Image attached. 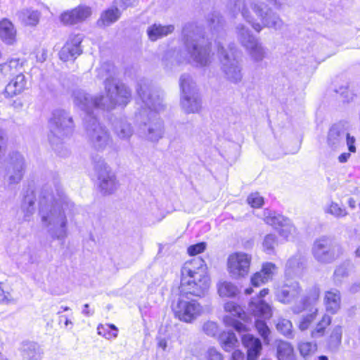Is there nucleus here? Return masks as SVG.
<instances>
[{"label": "nucleus", "mask_w": 360, "mask_h": 360, "mask_svg": "<svg viewBox=\"0 0 360 360\" xmlns=\"http://www.w3.org/2000/svg\"><path fill=\"white\" fill-rule=\"evenodd\" d=\"M232 326L238 332H242L246 329L245 325L236 320L232 321Z\"/></svg>", "instance_id": "nucleus-61"}, {"label": "nucleus", "mask_w": 360, "mask_h": 360, "mask_svg": "<svg viewBox=\"0 0 360 360\" xmlns=\"http://www.w3.org/2000/svg\"><path fill=\"white\" fill-rule=\"evenodd\" d=\"M138 0H116L114 1V5L120 10H125L129 7L136 6Z\"/></svg>", "instance_id": "nucleus-55"}, {"label": "nucleus", "mask_w": 360, "mask_h": 360, "mask_svg": "<svg viewBox=\"0 0 360 360\" xmlns=\"http://www.w3.org/2000/svg\"><path fill=\"white\" fill-rule=\"evenodd\" d=\"M267 281V278H264L260 271L255 273L251 278V284L255 287H258Z\"/></svg>", "instance_id": "nucleus-57"}, {"label": "nucleus", "mask_w": 360, "mask_h": 360, "mask_svg": "<svg viewBox=\"0 0 360 360\" xmlns=\"http://www.w3.org/2000/svg\"><path fill=\"white\" fill-rule=\"evenodd\" d=\"M98 334L105 337L106 339H111L117 336V329L113 324H100L97 327Z\"/></svg>", "instance_id": "nucleus-47"}, {"label": "nucleus", "mask_w": 360, "mask_h": 360, "mask_svg": "<svg viewBox=\"0 0 360 360\" xmlns=\"http://www.w3.org/2000/svg\"><path fill=\"white\" fill-rule=\"evenodd\" d=\"M22 65L23 60L20 58H12L0 65V71L4 76L11 77L22 72Z\"/></svg>", "instance_id": "nucleus-32"}, {"label": "nucleus", "mask_w": 360, "mask_h": 360, "mask_svg": "<svg viewBox=\"0 0 360 360\" xmlns=\"http://www.w3.org/2000/svg\"><path fill=\"white\" fill-rule=\"evenodd\" d=\"M208 25L213 34L222 33L224 27V20L219 12L214 11L207 16Z\"/></svg>", "instance_id": "nucleus-36"}, {"label": "nucleus", "mask_w": 360, "mask_h": 360, "mask_svg": "<svg viewBox=\"0 0 360 360\" xmlns=\"http://www.w3.org/2000/svg\"><path fill=\"white\" fill-rule=\"evenodd\" d=\"M49 127L48 137L53 149L61 157L68 156L70 151L65 141L73 131L72 117L63 110H56L53 112Z\"/></svg>", "instance_id": "nucleus-7"}, {"label": "nucleus", "mask_w": 360, "mask_h": 360, "mask_svg": "<svg viewBox=\"0 0 360 360\" xmlns=\"http://www.w3.org/2000/svg\"><path fill=\"white\" fill-rule=\"evenodd\" d=\"M221 347L225 351H230L238 345V339L232 331L222 333L219 336Z\"/></svg>", "instance_id": "nucleus-38"}, {"label": "nucleus", "mask_w": 360, "mask_h": 360, "mask_svg": "<svg viewBox=\"0 0 360 360\" xmlns=\"http://www.w3.org/2000/svg\"><path fill=\"white\" fill-rule=\"evenodd\" d=\"M251 257L246 253L236 252L229 256L228 269L233 278L243 277L249 272Z\"/></svg>", "instance_id": "nucleus-17"}, {"label": "nucleus", "mask_w": 360, "mask_h": 360, "mask_svg": "<svg viewBox=\"0 0 360 360\" xmlns=\"http://www.w3.org/2000/svg\"><path fill=\"white\" fill-rule=\"evenodd\" d=\"M206 360H223L222 355L215 348H209L205 354Z\"/></svg>", "instance_id": "nucleus-58"}, {"label": "nucleus", "mask_w": 360, "mask_h": 360, "mask_svg": "<svg viewBox=\"0 0 360 360\" xmlns=\"http://www.w3.org/2000/svg\"><path fill=\"white\" fill-rule=\"evenodd\" d=\"M89 304H85L84 305V309L82 310V314H84L85 316H90L93 314V312H91L89 310Z\"/></svg>", "instance_id": "nucleus-64"}, {"label": "nucleus", "mask_w": 360, "mask_h": 360, "mask_svg": "<svg viewBox=\"0 0 360 360\" xmlns=\"http://www.w3.org/2000/svg\"><path fill=\"white\" fill-rule=\"evenodd\" d=\"M121 15V11L115 5L104 11L98 20L99 26L108 27L117 22Z\"/></svg>", "instance_id": "nucleus-34"}, {"label": "nucleus", "mask_w": 360, "mask_h": 360, "mask_svg": "<svg viewBox=\"0 0 360 360\" xmlns=\"http://www.w3.org/2000/svg\"><path fill=\"white\" fill-rule=\"evenodd\" d=\"M335 92L341 95L343 98V101L349 102L352 99L353 94L349 91L346 86H342L338 89H335Z\"/></svg>", "instance_id": "nucleus-59"}, {"label": "nucleus", "mask_w": 360, "mask_h": 360, "mask_svg": "<svg viewBox=\"0 0 360 360\" xmlns=\"http://www.w3.org/2000/svg\"><path fill=\"white\" fill-rule=\"evenodd\" d=\"M16 30L13 23L7 19L0 21V38L8 45L15 41Z\"/></svg>", "instance_id": "nucleus-30"}, {"label": "nucleus", "mask_w": 360, "mask_h": 360, "mask_svg": "<svg viewBox=\"0 0 360 360\" xmlns=\"http://www.w3.org/2000/svg\"><path fill=\"white\" fill-rule=\"evenodd\" d=\"M136 91L146 107L135 113L139 133L146 140L157 142L165 132L163 122L157 115V112L165 108L163 92L147 81L139 82Z\"/></svg>", "instance_id": "nucleus-4"}, {"label": "nucleus", "mask_w": 360, "mask_h": 360, "mask_svg": "<svg viewBox=\"0 0 360 360\" xmlns=\"http://www.w3.org/2000/svg\"><path fill=\"white\" fill-rule=\"evenodd\" d=\"M351 155L349 153H343L338 157V160L341 163L346 162L350 158Z\"/></svg>", "instance_id": "nucleus-63"}, {"label": "nucleus", "mask_w": 360, "mask_h": 360, "mask_svg": "<svg viewBox=\"0 0 360 360\" xmlns=\"http://www.w3.org/2000/svg\"><path fill=\"white\" fill-rule=\"evenodd\" d=\"M75 207L58 182H49L41 188L39 197V215L41 226L53 239L64 244L68 236V218Z\"/></svg>", "instance_id": "nucleus-2"}, {"label": "nucleus", "mask_w": 360, "mask_h": 360, "mask_svg": "<svg viewBox=\"0 0 360 360\" xmlns=\"http://www.w3.org/2000/svg\"><path fill=\"white\" fill-rule=\"evenodd\" d=\"M206 264L200 257L184 263L181 269L179 297L172 306L176 318L191 323L202 312L201 305L188 296L200 297L210 287V278L206 274Z\"/></svg>", "instance_id": "nucleus-1"}, {"label": "nucleus", "mask_w": 360, "mask_h": 360, "mask_svg": "<svg viewBox=\"0 0 360 360\" xmlns=\"http://www.w3.org/2000/svg\"><path fill=\"white\" fill-rule=\"evenodd\" d=\"M103 95L92 96L84 90L77 89L73 92L75 104L82 110H111L117 105H127L131 101V90L117 79L107 82Z\"/></svg>", "instance_id": "nucleus-6"}, {"label": "nucleus", "mask_w": 360, "mask_h": 360, "mask_svg": "<svg viewBox=\"0 0 360 360\" xmlns=\"http://www.w3.org/2000/svg\"><path fill=\"white\" fill-rule=\"evenodd\" d=\"M91 163L94 174L98 180L101 192L104 195L114 193L118 187V182L110 167L103 157L98 155L92 156Z\"/></svg>", "instance_id": "nucleus-12"}, {"label": "nucleus", "mask_w": 360, "mask_h": 360, "mask_svg": "<svg viewBox=\"0 0 360 360\" xmlns=\"http://www.w3.org/2000/svg\"><path fill=\"white\" fill-rule=\"evenodd\" d=\"M25 160L22 154L13 151L8 154L1 167L4 180L8 186L18 184L25 174Z\"/></svg>", "instance_id": "nucleus-14"}, {"label": "nucleus", "mask_w": 360, "mask_h": 360, "mask_svg": "<svg viewBox=\"0 0 360 360\" xmlns=\"http://www.w3.org/2000/svg\"><path fill=\"white\" fill-rule=\"evenodd\" d=\"M355 138L349 135L347 124L343 122L333 124L326 136L328 148L334 151L342 149L346 143L349 151L355 153Z\"/></svg>", "instance_id": "nucleus-13"}, {"label": "nucleus", "mask_w": 360, "mask_h": 360, "mask_svg": "<svg viewBox=\"0 0 360 360\" xmlns=\"http://www.w3.org/2000/svg\"><path fill=\"white\" fill-rule=\"evenodd\" d=\"M82 41L80 34L70 36L59 51L60 59L63 61L75 60L82 53L80 46Z\"/></svg>", "instance_id": "nucleus-19"}, {"label": "nucleus", "mask_w": 360, "mask_h": 360, "mask_svg": "<svg viewBox=\"0 0 360 360\" xmlns=\"http://www.w3.org/2000/svg\"><path fill=\"white\" fill-rule=\"evenodd\" d=\"M342 330L340 326H336L333 328L328 340V346L331 351H336L339 348L342 341Z\"/></svg>", "instance_id": "nucleus-40"}, {"label": "nucleus", "mask_w": 360, "mask_h": 360, "mask_svg": "<svg viewBox=\"0 0 360 360\" xmlns=\"http://www.w3.org/2000/svg\"><path fill=\"white\" fill-rule=\"evenodd\" d=\"M174 25H162L161 24L154 23L147 29V34L149 39L155 41L158 39L166 37L173 32Z\"/></svg>", "instance_id": "nucleus-29"}, {"label": "nucleus", "mask_w": 360, "mask_h": 360, "mask_svg": "<svg viewBox=\"0 0 360 360\" xmlns=\"http://www.w3.org/2000/svg\"><path fill=\"white\" fill-rule=\"evenodd\" d=\"M269 293V289L264 288L259 291V296L252 298L249 302L248 310L257 319L255 320V326L259 334L263 338L266 343H269V335L270 329L264 321L259 319H269L272 316V310L271 306L265 302L262 297Z\"/></svg>", "instance_id": "nucleus-9"}, {"label": "nucleus", "mask_w": 360, "mask_h": 360, "mask_svg": "<svg viewBox=\"0 0 360 360\" xmlns=\"http://www.w3.org/2000/svg\"><path fill=\"white\" fill-rule=\"evenodd\" d=\"M237 39L241 46L246 50L259 40L252 34L251 31L245 25L239 24L236 27Z\"/></svg>", "instance_id": "nucleus-28"}, {"label": "nucleus", "mask_w": 360, "mask_h": 360, "mask_svg": "<svg viewBox=\"0 0 360 360\" xmlns=\"http://www.w3.org/2000/svg\"><path fill=\"white\" fill-rule=\"evenodd\" d=\"M226 311L230 312L233 316L243 319L244 311L243 309L234 302H228L224 304Z\"/></svg>", "instance_id": "nucleus-50"}, {"label": "nucleus", "mask_w": 360, "mask_h": 360, "mask_svg": "<svg viewBox=\"0 0 360 360\" xmlns=\"http://www.w3.org/2000/svg\"><path fill=\"white\" fill-rule=\"evenodd\" d=\"M12 300L11 295L8 292H6L0 286V302L1 303H9Z\"/></svg>", "instance_id": "nucleus-60"}, {"label": "nucleus", "mask_w": 360, "mask_h": 360, "mask_svg": "<svg viewBox=\"0 0 360 360\" xmlns=\"http://www.w3.org/2000/svg\"><path fill=\"white\" fill-rule=\"evenodd\" d=\"M248 204L254 208H259L264 203V198L258 193H251L248 197Z\"/></svg>", "instance_id": "nucleus-53"}, {"label": "nucleus", "mask_w": 360, "mask_h": 360, "mask_svg": "<svg viewBox=\"0 0 360 360\" xmlns=\"http://www.w3.org/2000/svg\"><path fill=\"white\" fill-rule=\"evenodd\" d=\"M324 212L337 219L343 218L348 215L346 208L340 207L338 203L333 201L324 207Z\"/></svg>", "instance_id": "nucleus-41"}, {"label": "nucleus", "mask_w": 360, "mask_h": 360, "mask_svg": "<svg viewBox=\"0 0 360 360\" xmlns=\"http://www.w3.org/2000/svg\"><path fill=\"white\" fill-rule=\"evenodd\" d=\"M96 77L100 79L104 80V86L107 82L111 83L115 81V68L112 63L110 62L103 63L101 66L96 70Z\"/></svg>", "instance_id": "nucleus-33"}, {"label": "nucleus", "mask_w": 360, "mask_h": 360, "mask_svg": "<svg viewBox=\"0 0 360 360\" xmlns=\"http://www.w3.org/2000/svg\"><path fill=\"white\" fill-rule=\"evenodd\" d=\"M311 252L314 259L321 264L332 263L342 253L341 247L327 236H321L314 240Z\"/></svg>", "instance_id": "nucleus-15"}, {"label": "nucleus", "mask_w": 360, "mask_h": 360, "mask_svg": "<svg viewBox=\"0 0 360 360\" xmlns=\"http://www.w3.org/2000/svg\"><path fill=\"white\" fill-rule=\"evenodd\" d=\"M184 48L181 51H166L162 57V65L167 70L183 63H195L200 67L210 63V42L205 39L202 29L193 23L186 24L182 30Z\"/></svg>", "instance_id": "nucleus-3"}, {"label": "nucleus", "mask_w": 360, "mask_h": 360, "mask_svg": "<svg viewBox=\"0 0 360 360\" xmlns=\"http://www.w3.org/2000/svg\"><path fill=\"white\" fill-rule=\"evenodd\" d=\"M278 245L277 237L274 234H267L263 240V250L269 255H273L275 252V248Z\"/></svg>", "instance_id": "nucleus-44"}, {"label": "nucleus", "mask_w": 360, "mask_h": 360, "mask_svg": "<svg viewBox=\"0 0 360 360\" xmlns=\"http://www.w3.org/2000/svg\"><path fill=\"white\" fill-rule=\"evenodd\" d=\"M242 343L247 349V357L240 350L232 353L231 360H257L261 353L262 345L260 340L251 334H244L241 336Z\"/></svg>", "instance_id": "nucleus-16"}, {"label": "nucleus", "mask_w": 360, "mask_h": 360, "mask_svg": "<svg viewBox=\"0 0 360 360\" xmlns=\"http://www.w3.org/2000/svg\"><path fill=\"white\" fill-rule=\"evenodd\" d=\"M206 248V243L204 242L198 243L195 245H192L188 248V253L190 255H196L202 252Z\"/></svg>", "instance_id": "nucleus-56"}, {"label": "nucleus", "mask_w": 360, "mask_h": 360, "mask_svg": "<svg viewBox=\"0 0 360 360\" xmlns=\"http://www.w3.org/2000/svg\"><path fill=\"white\" fill-rule=\"evenodd\" d=\"M316 345L309 342H302L298 345L300 354L306 357L316 350Z\"/></svg>", "instance_id": "nucleus-51"}, {"label": "nucleus", "mask_w": 360, "mask_h": 360, "mask_svg": "<svg viewBox=\"0 0 360 360\" xmlns=\"http://www.w3.org/2000/svg\"><path fill=\"white\" fill-rule=\"evenodd\" d=\"M158 348L162 349L163 351H166L167 348V342L165 338H158Z\"/></svg>", "instance_id": "nucleus-62"}, {"label": "nucleus", "mask_w": 360, "mask_h": 360, "mask_svg": "<svg viewBox=\"0 0 360 360\" xmlns=\"http://www.w3.org/2000/svg\"><path fill=\"white\" fill-rule=\"evenodd\" d=\"M22 210L25 212L24 220L30 221V217L34 212V200L32 194L27 195L22 204Z\"/></svg>", "instance_id": "nucleus-42"}, {"label": "nucleus", "mask_w": 360, "mask_h": 360, "mask_svg": "<svg viewBox=\"0 0 360 360\" xmlns=\"http://www.w3.org/2000/svg\"><path fill=\"white\" fill-rule=\"evenodd\" d=\"M309 310L310 313L303 316L300 321L299 328L302 331L307 330L316 317L318 309H314V310L310 309Z\"/></svg>", "instance_id": "nucleus-48"}, {"label": "nucleus", "mask_w": 360, "mask_h": 360, "mask_svg": "<svg viewBox=\"0 0 360 360\" xmlns=\"http://www.w3.org/2000/svg\"><path fill=\"white\" fill-rule=\"evenodd\" d=\"M326 309L328 312L335 314L340 309L341 295L337 289L326 291L323 299Z\"/></svg>", "instance_id": "nucleus-25"}, {"label": "nucleus", "mask_w": 360, "mask_h": 360, "mask_svg": "<svg viewBox=\"0 0 360 360\" xmlns=\"http://www.w3.org/2000/svg\"><path fill=\"white\" fill-rule=\"evenodd\" d=\"M25 85V77L21 72L13 76V78L6 85L5 88V94L8 97L16 96L24 90Z\"/></svg>", "instance_id": "nucleus-26"}, {"label": "nucleus", "mask_w": 360, "mask_h": 360, "mask_svg": "<svg viewBox=\"0 0 360 360\" xmlns=\"http://www.w3.org/2000/svg\"><path fill=\"white\" fill-rule=\"evenodd\" d=\"M302 292L300 283L295 281H287L282 286L275 291L276 299L285 304L295 302Z\"/></svg>", "instance_id": "nucleus-18"}, {"label": "nucleus", "mask_w": 360, "mask_h": 360, "mask_svg": "<svg viewBox=\"0 0 360 360\" xmlns=\"http://www.w3.org/2000/svg\"><path fill=\"white\" fill-rule=\"evenodd\" d=\"M276 352L278 360H296L293 347L288 342L278 341L276 346Z\"/></svg>", "instance_id": "nucleus-35"}, {"label": "nucleus", "mask_w": 360, "mask_h": 360, "mask_svg": "<svg viewBox=\"0 0 360 360\" xmlns=\"http://www.w3.org/2000/svg\"><path fill=\"white\" fill-rule=\"evenodd\" d=\"M181 106L187 113L198 112L201 108V99L195 83L189 74L184 73L179 79Z\"/></svg>", "instance_id": "nucleus-11"}, {"label": "nucleus", "mask_w": 360, "mask_h": 360, "mask_svg": "<svg viewBox=\"0 0 360 360\" xmlns=\"http://www.w3.org/2000/svg\"><path fill=\"white\" fill-rule=\"evenodd\" d=\"M278 331L288 338H292V324L290 321L279 319L276 324Z\"/></svg>", "instance_id": "nucleus-46"}, {"label": "nucleus", "mask_w": 360, "mask_h": 360, "mask_svg": "<svg viewBox=\"0 0 360 360\" xmlns=\"http://www.w3.org/2000/svg\"><path fill=\"white\" fill-rule=\"evenodd\" d=\"M91 14V8L85 6H79L77 8L64 12L60 15V21L66 25H74L84 21Z\"/></svg>", "instance_id": "nucleus-20"}, {"label": "nucleus", "mask_w": 360, "mask_h": 360, "mask_svg": "<svg viewBox=\"0 0 360 360\" xmlns=\"http://www.w3.org/2000/svg\"><path fill=\"white\" fill-rule=\"evenodd\" d=\"M217 290L220 297H231L238 292V288L231 282L221 281L217 284Z\"/></svg>", "instance_id": "nucleus-39"}, {"label": "nucleus", "mask_w": 360, "mask_h": 360, "mask_svg": "<svg viewBox=\"0 0 360 360\" xmlns=\"http://www.w3.org/2000/svg\"><path fill=\"white\" fill-rule=\"evenodd\" d=\"M94 110H84L86 136L90 146L98 152L111 148L113 140L107 127L101 124L94 114Z\"/></svg>", "instance_id": "nucleus-8"}, {"label": "nucleus", "mask_w": 360, "mask_h": 360, "mask_svg": "<svg viewBox=\"0 0 360 360\" xmlns=\"http://www.w3.org/2000/svg\"><path fill=\"white\" fill-rule=\"evenodd\" d=\"M331 317L325 314L321 319L316 323L315 328L311 331V337L316 339L323 337L325 335L326 328L330 324Z\"/></svg>", "instance_id": "nucleus-37"}, {"label": "nucleus", "mask_w": 360, "mask_h": 360, "mask_svg": "<svg viewBox=\"0 0 360 360\" xmlns=\"http://www.w3.org/2000/svg\"><path fill=\"white\" fill-rule=\"evenodd\" d=\"M281 236L285 239H288L295 231V226L291 224V221L288 219V222L285 221L279 229H278Z\"/></svg>", "instance_id": "nucleus-49"}, {"label": "nucleus", "mask_w": 360, "mask_h": 360, "mask_svg": "<svg viewBox=\"0 0 360 360\" xmlns=\"http://www.w3.org/2000/svg\"><path fill=\"white\" fill-rule=\"evenodd\" d=\"M20 354L25 360H41L44 356V349L36 342L25 341L22 343Z\"/></svg>", "instance_id": "nucleus-23"}, {"label": "nucleus", "mask_w": 360, "mask_h": 360, "mask_svg": "<svg viewBox=\"0 0 360 360\" xmlns=\"http://www.w3.org/2000/svg\"><path fill=\"white\" fill-rule=\"evenodd\" d=\"M19 21L25 26H35L38 24L41 13L37 10L24 8L18 12Z\"/></svg>", "instance_id": "nucleus-31"}, {"label": "nucleus", "mask_w": 360, "mask_h": 360, "mask_svg": "<svg viewBox=\"0 0 360 360\" xmlns=\"http://www.w3.org/2000/svg\"><path fill=\"white\" fill-rule=\"evenodd\" d=\"M225 1L226 11L231 16L235 18L238 14H241L243 19L251 24L254 30L258 32L262 30L263 27L281 30L284 25L280 16L270 7L272 6L279 8L281 4L277 0H252V8L262 24L254 22L244 0H225Z\"/></svg>", "instance_id": "nucleus-5"}, {"label": "nucleus", "mask_w": 360, "mask_h": 360, "mask_svg": "<svg viewBox=\"0 0 360 360\" xmlns=\"http://www.w3.org/2000/svg\"><path fill=\"white\" fill-rule=\"evenodd\" d=\"M306 259L301 254H296L290 258L285 264L286 276H300L304 268Z\"/></svg>", "instance_id": "nucleus-24"}, {"label": "nucleus", "mask_w": 360, "mask_h": 360, "mask_svg": "<svg viewBox=\"0 0 360 360\" xmlns=\"http://www.w3.org/2000/svg\"><path fill=\"white\" fill-rule=\"evenodd\" d=\"M277 269L276 266L271 262H266L263 264L262 270L260 272L266 278L267 280H271L276 273Z\"/></svg>", "instance_id": "nucleus-52"}, {"label": "nucleus", "mask_w": 360, "mask_h": 360, "mask_svg": "<svg viewBox=\"0 0 360 360\" xmlns=\"http://www.w3.org/2000/svg\"><path fill=\"white\" fill-rule=\"evenodd\" d=\"M217 49L221 63V68L224 77L232 84H239L242 82L243 75L242 65L235 57V45L230 44L229 50H227L219 41L217 42Z\"/></svg>", "instance_id": "nucleus-10"}, {"label": "nucleus", "mask_w": 360, "mask_h": 360, "mask_svg": "<svg viewBox=\"0 0 360 360\" xmlns=\"http://www.w3.org/2000/svg\"><path fill=\"white\" fill-rule=\"evenodd\" d=\"M320 289L317 285H313L309 288L306 295L302 299L301 303L297 306H294L292 308L295 314H299L304 309H316V304L319 300Z\"/></svg>", "instance_id": "nucleus-21"}, {"label": "nucleus", "mask_w": 360, "mask_h": 360, "mask_svg": "<svg viewBox=\"0 0 360 360\" xmlns=\"http://www.w3.org/2000/svg\"><path fill=\"white\" fill-rule=\"evenodd\" d=\"M251 61L255 65V68L263 69L267 63L264 60L268 56V49L259 41L252 44L246 49Z\"/></svg>", "instance_id": "nucleus-22"}, {"label": "nucleus", "mask_w": 360, "mask_h": 360, "mask_svg": "<svg viewBox=\"0 0 360 360\" xmlns=\"http://www.w3.org/2000/svg\"><path fill=\"white\" fill-rule=\"evenodd\" d=\"M115 135L122 140H129L134 134L131 123L125 117L117 120L113 124Z\"/></svg>", "instance_id": "nucleus-27"}, {"label": "nucleus", "mask_w": 360, "mask_h": 360, "mask_svg": "<svg viewBox=\"0 0 360 360\" xmlns=\"http://www.w3.org/2000/svg\"><path fill=\"white\" fill-rule=\"evenodd\" d=\"M349 262H345L337 266L333 274V280L336 284L341 283L342 278L349 276Z\"/></svg>", "instance_id": "nucleus-43"}, {"label": "nucleus", "mask_w": 360, "mask_h": 360, "mask_svg": "<svg viewBox=\"0 0 360 360\" xmlns=\"http://www.w3.org/2000/svg\"><path fill=\"white\" fill-rule=\"evenodd\" d=\"M288 219L283 215L274 213H269V215L264 218L265 222L272 226L274 229H278L285 221L288 222Z\"/></svg>", "instance_id": "nucleus-45"}, {"label": "nucleus", "mask_w": 360, "mask_h": 360, "mask_svg": "<svg viewBox=\"0 0 360 360\" xmlns=\"http://www.w3.org/2000/svg\"><path fill=\"white\" fill-rule=\"evenodd\" d=\"M202 330L207 335L214 337L215 336L218 332V326L217 324L214 321H207L203 324Z\"/></svg>", "instance_id": "nucleus-54"}]
</instances>
